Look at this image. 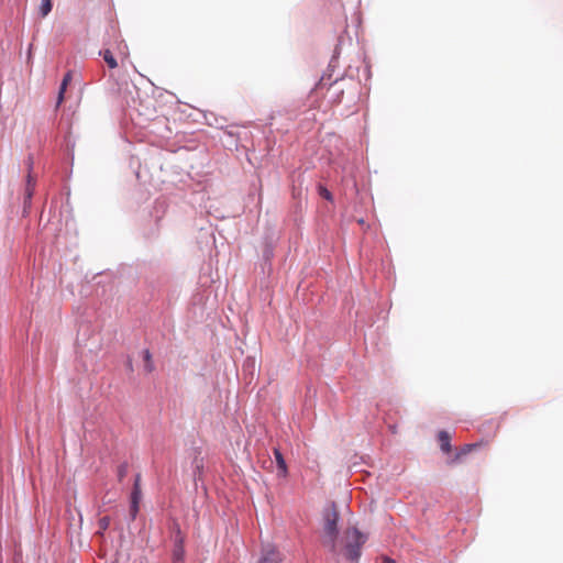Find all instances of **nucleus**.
<instances>
[{
    "mask_svg": "<svg viewBox=\"0 0 563 563\" xmlns=\"http://www.w3.org/2000/svg\"><path fill=\"white\" fill-rule=\"evenodd\" d=\"M367 541V536L362 533L358 529L352 527L344 530L340 539V552L342 555L352 563H358L361 556V549Z\"/></svg>",
    "mask_w": 563,
    "mask_h": 563,
    "instance_id": "f257e3e1",
    "label": "nucleus"
},
{
    "mask_svg": "<svg viewBox=\"0 0 563 563\" xmlns=\"http://www.w3.org/2000/svg\"><path fill=\"white\" fill-rule=\"evenodd\" d=\"M338 521L339 512L335 508L325 511L323 525V544L330 547L333 551H335L336 548L335 540L338 536Z\"/></svg>",
    "mask_w": 563,
    "mask_h": 563,
    "instance_id": "f03ea898",
    "label": "nucleus"
},
{
    "mask_svg": "<svg viewBox=\"0 0 563 563\" xmlns=\"http://www.w3.org/2000/svg\"><path fill=\"white\" fill-rule=\"evenodd\" d=\"M282 553L271 544L263 547L257 563H283Z\"/></svg>",
    "mask_w": 563,
    "mask_h": 563,
    "instance_id": "7ed1b4c3",
    "label": "nucleus"
},
{
    "mask_svg": "<svg viewBox=\"0 0 563 563\" xmlns=\"http://www.w3.org/2000/svg\"><path fill=\"white\" fill-rule=\"evenodd\" d=\"M140 475L136 476L133 490L131 494V515L133 518H135L137 511H139V501L141 498V486H140Z\"/></svg>",
    "mask_w": 563,
    "mask_h": 563,
    "instance_id": "20e7f679",
    "label": "nucleus"
},
{
    "mask_svg": "<svg viewBox=\"0 0 563 563\" xmlns=\"http://www.w3.org/2000/svg\"><path fill=\"white\" fill-rule=\"evenodd\" d=\"M117 56L121 59H125L129 56V47L123 40H117L110 47Z\"/></svg>",
    "mask_w": 563,
    "mask_h": 563,
    "instance_id": "39448f33",
    "label": "nucleus"
},
{
    "mask_svg": "<svg viewBox=\"0 0 563 563\" xmlns=\"http://www.w3.org/2000/svg\"><path fill=\"white\" fill-rule=\"evenodd\" d=\"M484 443L483 442H477V443H471V444H465L464 446H462L460 449V451L455 454L454 459L452 460V462H457L460 461L464 455L471 453L472 451L476 450L477 448L482 446Z\"/></svg>",
    "mask_w": 563,
    "mask_h": 563,
    "instance_id": "423d86ee",
    "label": "nucleus"
},
{
    "mask_svg": "<svg viewBox=\"0 0 563 563\" xmlns=\"http://www.w3.org/2000/svg\"><path fill=\"white\" fill-rule=\"evenodd\" d=\"M71 71H67L63 78V81L59 87L58 97H57V107H59L64 101V95L67 89L68 84L71 81Z\"/></svg>",
    "mask_w": 563,
    "mask_h": 563,
    "instance_id": "0eeeda50",
    "label": "nucleus"
},
{
    "mask_svg": "<svg viewBox=\"0 0 563 563\" xmlns=\"http://www.w3.org/2000/svg\"><path fill=\"white\" fill-rule=\"evenodd\" d=\"M438 440L440 442V448L443 452L449 453L451 451V435L449 432L442 430L438 434Z\"/></svg>",
    "mask_w": 563,
    "mask_h": 563,
    "instance_id": "6e6552de",
    "label": "nucleus"
},
{
    "mask_svg": "<svg viewBox=\"0 0 563 563\" xmlns=\"http://www.w3.org/2000/svg\"><path fill=\"white\" fill-rule=\"evenodd\" d=\"M100 54L102 55V57H103V59L107 63L109 68L113 69V68L118 67V62L115 59V54H114V52L110 47L103 49Z\"/></svg>",
    "mask_w": 563,
    "mask_h": 563,
    "instance_id": "1a4fd4ad",
    "label": "nucleus"
},
{
    "mask_svg": "<svg viewBox=\"0 0 563 563\" xmlns=\"http://www.w3.org/2000/svg\"><path fill=\"white\" fill-rule=\"evenodd\" d=\"M274 455H275V460H276V463H277L278 471L280 472V474L283 476H286V474H287V465H286V462L284 460L283 454L280 453L279 450L275 449L274 450Z\"/></svg>",
    "mask_w": 563,
    "mask_h": 563,
    "instance_id": "9d476101",
    "label": "nucleus"
},
{
    "mask_svg": "<svg viewBox=\"0 0 563 563\" xmlns=\"http://www.w3.org/2000/svg\"><path fill=\"white\" fill-rule=\"evenodd\" d=\"M34 186H35V179L31 176V174H29L27 178H26V187H25V192H24L25 201H27L32 198L33 191H34Z\"/></svg>",
    "mask_w": 563,
    "mask_h": 563,
    "instance_id": "9b49d317",
    "label": "nucleus"
},
{
    "mask_svg": "<svg viewBox=\"0 0 563 563\" xmlns=\"http://www.w3.org/2000/svg\"><path fill=\"white\" fill-rule=\"evenodd\" d=\"M144 368L147 373H152L155 368L152 354L148 350L143 351Z\"/></svg>",
    "mask_w": 563,
    "mask_h": 563,
    "instance_id": "f8f14e48",
    "label": "nucleus"
},
{
    "mask_svg": "<svg viewBox=\"0 0 563 563\" xmlns=\"http://www.w3.org/2000/svg\"><path fill=\"white\" fill-rule=\"evenodd\" d=\"M184 556H185V550H184V547H183V540H179L176 543V545H175V549H174V552H173V560H175V561H185Z\"/></svg>",
    "mask_w": 563,
    "mask_h": 563,
    "instance_id": "ddd939ff",
    "label": "nucleus"
},
{
    "mask_svg": "<svg viewBox=\"0 0 563 563\" xmlns=\"http://www.w3.org/2000/svg\"><path fill=\"white\" fill-rule=\"evenodd\" d=\"M52 10V1L51 0H42L40 12L43 16H46Z\"/></svg>",
    "mask_w": 563,
    "mask_h": 563,
    "instance_id": "4468645a",
    "label": "nucleus"
},
{
    "mask_svg": "<svg viewBox=\"0 0 563 563\" xmlns=\"http://www.w3.org/2000/svg\"><path fill=\"white\" fill-rule=\"evenodd\" d=\"M129 466L126 463H122L118 466V479L120 482L128 475Z\"/></svg>",
    "mask_w": 563,
    "mask_h": 563,
    "instance_id": "2eb2a0df",
    "label": "nucleus"
},
{
    "mask_svg": "<svg viewBox=\"0 0 563 563\" xmlns=\"http://www.w3.org/2000/svg\"><path fill=\"white\" fill-rule=\"evenodd\" d=\"M110 521L111 520L108 516H104L99 519L98 527H99L100 533H102L103 531H106L109 528Z\"/></svg>",
    "mask_w": 563,
    "mask_h": 563,
    "instance_id": "dca6fc26",
    "label": "nucleus"
},
{
    "mask_svg": "<svg viewBox=\"0 0 563 563\" xmlns=\"http://www.w3.org/2000/svg\"><path fill=\"white\" fill-rule=\"evenodd\" d=\"M319 194L321 197H323L327 200H332V194L324 187H319Z\"/></svg>",
    "mask_w": 563,
    "mask_h": 563,
    "instance_id": "f3484780",
    "label": "nucleus"
},
{
    "mask_svg": "<svg viewBox=\"0 0 563 563\" xmlns=\"http://www.w3.org/2000/svg\"><path fill=\"white\" fill-rule=\"evenodd\" d=\"M383 563H395V561L389 558H384Z\"/></svg>",
    "mask_w": 563,
    "mask_h": 563,
    "instance_id": "a211bd4d",
    "label": "nucleus"
},
{
    "mask_svg": "<svg viewBox=\"0 0 563 563\" xmlns=\"http://www.w3.org/2000/svg\"><path fill=\"white\" fill-rule=\"evenodd\" d=\"M173 563H185V561H175V560H173Z\"/></svg>",
    "mask_w": 563,
    "mask_h": 563,
    "instance_id": "6ab92c4d",
    "label": "nucleus"
}]
</instances>
